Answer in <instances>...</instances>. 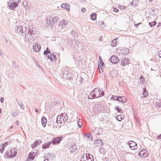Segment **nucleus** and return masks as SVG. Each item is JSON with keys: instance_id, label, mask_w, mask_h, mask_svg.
Segmentation results:
<instances>
[{"instance_id": "nucleus-1", "label": "nucleus", "mask_w": 161, "mask_h": 161, "mask_svg": "<svg viewBox=\"0 0 161 161\" xmlns=\"http://www.w3.org/2000/svg\"><path fill=\"white\" fill-rule=\"evenodd\" d=\"M28 27V29L26 26H16L15 27V30L16 32L19 33L21 34L24 33V29L25 30V41L26 43H31L33 41V38L34 36V35L35 34V31H34L33 28L29 29Z\"/></svg>"}, {"instance_id": "nucleus-2", "label": "nucleus", "mask_w": 161, "mask_h": 161, "mask_svg": "<svg viewBox=\"0 0 161 161\" xmlns=\"http://www.w3.org/2000/svg\"><path fill=\"white\" fill-rule=\"evenodd\" d=\"M104 95V92L98 88H95L90 93L88 98L92 99L102 97Z\"/></svg>"}, {"instance_id": "nucleus-3", "label": "nucleus", "mask_w": 161, "mask_h": 161, "mask_svg": "<svg viewBox=\"0 0 161 161\" xmlns=\"http://www.w3.org/2000/svg\"><path fill=\"white\" fill-rule=\"evenodd\" d=\"M60 76L63 79L69 80L71 78L72 74L70 72L69 69L67 67H65L61 69Z\"/></svg>"}, {"instance_id": "nucleus-4", "label": "nucleus", "mask_w": 161, "mask_h": 161, "mask_svg": "<svg viewBox=\"0 0 161 161\" xmlns=\"http://www.w3.org/2000/svg\"><path fill=\"white\" fill-rule=\"evenodd\" d=\"M59 17L55 14H53L48 19L47 25L49 27H52L55 25L57 21L58 20Z\"/></svg>"}, {"instance_id": "nucleus-5", "label": "nucleus", "mask_w": 161, "mask_h": 161, "mask_svg": "<svg viewBox=\"0 0 161 161\" xmlns=\"http://www.w3.org/2000/svg\"><path fill=\"white\" fill-rule=\"evenodd\" d=\"M92 155L90 153H86V155L84 154L82 159L84 161H94Z\"/></svg>"}, {"instance_id": "nucleus-6", "label": "nucleus", "mask_w": 161, "mask_h": 161, "mask_svg": "<svg viewBox=\"0 0 161 161\" xmlns=\"http://www.w3.org/2000/svg\"><path fill=\"white\" fill-rule=\"evenodd\" d=\"M59 116H61V119H60V124L64 123L68 119L67 114L65 113H62Z\"/></svg>"}, {"instance_id": "nucleus-7", "label": "nucleus", "mask_w": 161, "mask_h": 161, "mask_svg": "<svg viewBox=\"0 0 161 161\" xmlns=\"http://www.w3.org/2000/svg\"><path fill=\"white\" fill-rule=\"evenodd\" d=\"M128 145L130 148L132 150H135L137 148L136 143L132 141H130L129 142Z\"/></svg>"}, {"instance_id": "nucleus-8", "label": "nucleus", "mask_w": 161, "mask_h": 161, "mask_svg": "<svg viewBox=\"0 0 161 161\" xmlns=\"http://www.w3.org/2000/svg\"><path fill=\"white\" fill-rule=\"evenodd\" d=\"M63 137H58L56 138H54L52 139L51 143L53 145L59 143L62 140Z\"/></svg>"}, {"instance_id": "nucleus-9", "label": "nucleus", "mask_w": 161, "mask_h": 161, "mask_svg": "<svg viewBox=\"0 0 161 161\" xmlns=\"http://www.w3.org/2000/svg\"><path fill=\"white\" fill-rule=\"evenodd\" d=\"M17 153V152L15 149H11L8 153V155L9 156V158H11L15 157Z\"/></svg>"}, {"instance_id": "nucleus-10", "label": "nucleus", "mask_w": 161, "mask_h": 161, "mask_svg": "<svg viewBox=\"0 0 161 161\" xmlns=\"http://www.w3.org/2000/svg\"><path fill=\"white\" fill-rule=\"evenodd\" d=\"M33 51L36 52H39L41 49V46L38 43V42H36V43H33Z\"/></svg>"}, {"instance_id": "nucleus-11", "label": "nucleus", "mask_w": 161, "mask_h": 161, "mask_svg": "<svg viewBox=\"0 0 161 161\" xmlns=\"http://www.w3.org/2000/svg\"><path fill=\"white\" fill-rule=\"evenodd\" d=\"M148 152L146 149H143L139 153V155L140 156L147 157L148 155Z\"/></svg>"}, {"instance_id": "nucleus-12", "label": "nucleus", "mask_w": 161, "mask_h": 161, "mask_svg": "<svg viewBox=\"0 0 161 161\" xmlns=\"http://www.w3.org/2000/svg\"><path fill=\"white\" fill-rule=\"evenodd\" d=\"M119 59L116 56H113L110 58V62L113 64H117L119 61Z\"/></svg>"}, {"instance_id": "nucleus-13", "label": "nucleus", "mask_w": 161, "mask_h": 161, "mask_svg": "<svg viewBox=\"0 0 161 161\" xmlns=\"http://www.w3.org/2000/svg\"><path fill=\"white\" fill-rule=\"evenodd\" d=\"M70 150L71 152L73 153L76 152L77 149L75 143H71L70 144Z\"/></svg>"}, {"instance_id": "nucleus-14", "label": "nucleus", "mask_w": 161, "mask_h": 161, "mask_svg": "<svg viewBox=\"0 0 161 161\" xmlns=\"http://www.w3.org/2000/svg\"><path fill=\"white\" fill-rule=\"evenodd\" d=\"M8 142H6L2 144L0 146V152L2 153L4 150V148L5 147L8 145Z\"/></svg>"}, {"instance_id": "nucleus-15", "label": "nucleus", "mask_w": 161, "mask_h": 161, "mask_svg": "<svg viewBox=\"0 0 161 161\" xmlns=\"http://www.w3.org/2000/svg\"><path fill=\"white\" fill-rule=\"evenodd\" d=\"M84 135V137L85 138H89L91 141L93 140V137L92 134L91 133H85L83 134Z\"/></svg>"}, {"instance_id": "nucleus-16", "label": "nucleus", "mask_w": 161, "mask_h": 161, "mask_svg": "<svg viewBox=\"0 0 161 161\" xmlns=\"http://www.w3.org/2000/svg\"><path fill=\"white\" fill-rule=\"evenodd\" d=\"M126 99L125 98V97L123 96H118L117 101L122 103H124L126 102Z\"/></svg>"}, {"instance_id": "nucleus-17", "label": "nucleus", "mask_w": 161, "mask_h": 161, "mask_svg": "<svg viewBox=\"0 0 161 161\" xmlns=\"http://www.w3.org/2000/svg\"><path fill=\"white\" fill-rule=\"evenodd\" d=\"M36 155V153L35 152L33 151L32 153H30L28 156V159L33 160Z\"/></svg>"}, {"instance_id": "nucleus-18", "label": "nucleus", "mask_w": 161, "mask_h": 161, "mask_svg": "<svg viewBox=\"0 0 161 161\" xmlns=\"http://www.w3.org/2000/svg\"><path fill=\"white\" fill-rule=\"evenodd\" d=\"M47 121L46 118L44 116H42L41 119V122L42 125L44 127H45L46 125Z\"/></svg>"}, {"instance_id": "nucleus-19", "label": "nucleus", "mask_w": 161, "mask_h": 161, "mask_svg": "<svg viewBox=\"0 0 161 161\" xmlns=\"http://www.w3.org/2000/svg\"><path fill=\"white\" fill-rule=\"evenodd\" d=\"M68 24V22L65 19H63L62 21L59 23V25L60 26H62V27H64Z\"/></svg>"}, {"instance_id": "nucleus-20", "label": "nucleus", "mask_w": 161, "mask_h": 161, "mask_svg": "<svg viewBox=\"0 0 161 161\" xmlns=\"http://www.w3.org/2000/svg\"><path fill=\"white\" fill-rule=\"evenodd\" d=\"M97 144L98 146H102L103 143L102 141L99 139L96 140L94 142V144Z\"/></svg>"}, {"instance_id": "nucleus-21", "label": "nucleus", "mask_w": 161, "mask_h": 161, "mask_svg": "<svg viewBox=\"0 0 161 161\" xmlns=\"http://www.w3.org/2000/svg\"><path fill=\"white\" fill-rule=\"evenodd\" d=\"M129 62V59L127 58H125L122 61L121 64L123 66H125L127 64H128Z\"/></svg>"}, {"instance_id": "nucleus-22", "label": "nucleus", "mask_w": 161, "mask_h": 161, "mask_svg": "<svg viewBox=\"0 0 161 161\" xmlns=\"http://www.w3.org/2000/svg\"><path fill=\"white\" fill-rule=\"evenodd\" d=\"M139 2L137 0H133L130 3V4L133 6H137Z\"/></svg>"}, {"instance_id": "nucleus-23", "label": "nucleus", "mask_w": 161, "mask_h": 161, "mask_svg": "<svg viewBox=\"0 0 161 161\" xmlns=\"http://www.w3.org/2000/svg\"><path fill=\"white\" fill-rule=\"evenodd\" d=\"M118 38L113 39L111 43V45L112 47H115L116 46L117 44V40Z\"/></svg>"}, {"instance_id": "nucleus-24", "label": "nucleus", "mask_w": 161, "mask_h": 161, "mask_svg": "<svg viewBox=\"0 0 161 161\" xmlns=\"http://www.w3.org/2000/svg\"><path fill=\"white\" fill-rule=\"evenodd\" d=\"M18 6L17 3H15L14 2L11 4L9 5V7L11 8V9H14Z\"/></svg>"}, {"instance_id": "nucleus-25", "label": "nucleus", "mask_w": 161, "mask_h": 161, "mask_svg": "<svg viewBox=\"0 0 161 161\" xmlns=\"http://www.w3.org/2000/svg\"><path fill=\"white\" fill-rule=\"evenodd\" d=\"M16 101L18 105L21 108L23 109L24 108V106L22 102L20 101H18L17 99H16Z\"/></svg>"}, {"instance_id": "nucleus-26", "label": "nucleus", "mask_w": 161, "mask_h": 161, "mask_svg": "<svg viewBox=\"0 0 161 161\" xmlns=\"http://www.w3.org/2000/svg\"><path fill=\"white\" fill-rule=\"evenodd\" d=\"M116 118L117 120L119 121H120L123 119L124 116L122 114H119L117 115Z\"/></svg>"}, {"instance_id": "nucleus-27", "label": "nucleus", "mask_w": 161, "mask_h": 161, "mask_svg": "<svg viewBox=\"0 0 161 161\" xmlns=\"http://www.w3.org/2000/svg\"><path fill=\"white\" fill-rule=\"evenodd\" d=\"M51 142H47L46 143H45L44 144L43 146H42V148L43 149H46L48 148L49 145L51 144Z\"/></svg>"}, {"instance_id": "nucleus-28", "label": "nucleus", "mask_w": 161, "mask_h": 161, "mask_svg": "<svg viewBox=\"0 0 161 161\" xmlns=\"http://www.w3.org/2000/svg\"><path fill=\"white\" fill-rule=\"evenodd\" d=\"M139 82L140 84H144L145 82L144 80V78L142 76H141L140 78V81H139Z\"/></svg>"}, {"instance_id": "nucleus-29", "label": "nucleus", "mask_w": 161, "mask_h": 161, "mask_svg": "<svg viewBox=\"0 0 161 161\" xmlns=\"http://www.w3.org/2000/svg\"><path fill=\"white\" fill-rule=\"evenodd\" d=\"M143 92L142 93V95L143 96H142V97H144V98H146L148 96V94L147 91L146 90V89H143Z\"/></svg>"}, {"instance_id": "nucleus-30", "label": "nucleus", "mask_w": 161, "mask_h": 161, "mask_svg": "<svg viewBox=\"0 0 161 161\" xmlns=\"http://www.w3.org/2000/svg\"><path fill=\"white\" fill-rule=\"evenodd\" d=\"M90 17L92 19L94 20L96 19L97 15L95 13H93L91 14Z\"/></svg>"}, {"instance_id": "nucleus-31", "label": "nucleus", "mask_w": 161, "mask_h": 161, "mask_svg": "<svg viewBox=\"0 0 161 161\" xmlns=\"http://www.w3.org/2000/svg\"><path fill=\"white\" fill-rule=\"evenodd\" d=\"M77 123L78 126L79 127H81L82 125V120L81 119H79L78 120L77 122Z\"/></svg>"}, {"instance_id": "nucleus-32", "label": "nucleus", "mask_w": 161, "mask_h": 161, "mask_svg": "<svg viewBox=\"0 0 161 161\" xmlns=\"http://www.w3.org/2000/svg\"><path fill=\"white\" fill-rule=\"evenodd\" d=\"M115 109H116L118 111V112L120 113H123V110L121 108H120L118 106H116L115 107Z\"/></svg>"}, {"instance_id": "nucleus-33", "label": "nucleus", "mask_w": 161, "mask_h": 161, "mask_svg": "<svg viewBox=\"0 0 161 161\" xmlns=\"http://www.w3.org/2000/svg\"><path fill=\"white\" fill-rule=\"evenodd\" d=\"M18 112L16 109H14L12 111L13 116L15 117L18 114Z\"/></svg>"}, {"instance_id": "nucleus-34", "label": "nucleus", "mask_w": 161, "mask_h": 161, "mask_svg": "<svg viewBox=\"0 0 161 161\" xmlns=\"http://www.w3.org/2000/svg\"><path fill=\"white\" fill-rule=\"evenodd\" d=\"M100 65H99L98 64V68H99V69H101L103 71L102 67H103V66L104 63L103 62H102L100 63ZM99 71H100V70H99ZM100 73H101L100 71Z\"/></svg>"}, {"instance_id": "nucleus-35", "label": "nucleus", "mask_w": 161, "mask_h": 161, "mask_svg": "<svg viewBox=\"0 0 161 161\" xmlns=\"http://www.w3.org/2000/svg\"><path fill=\"white\" fill-rule=\"evenodd\" d=\"M157 23L156 21H154L153 22H149V25L151 27L154 26Z\"/></svg>"}, {"instance_id": "nucleus-36", "label": "nucleus", "mask_w": 161, "mask_h": 161, "mask_svg": "<svg viewBox=\"0 0 161 161\" xmlns=\"http://www.w3.org/2000/svg\"><path fill=\"white\" fill-rule=\"evenodd\" d=\"M61 116H60L59 115H58L56 119V122L57 123H60V119H61Z\"/></svg>"}, {"instance_id": "nucleus-37", "label": "nucleus", "mask_w": 161, "mask_h": 161, "mask_svg": "<svg viewBox=\"0 0 161 161\" xmlns=\"http://www.w3.org/2000/svg\"><path fill=\"white\" fill-rule=\"evenodd\" d=\"M98 23L100 27H103L104 26V22L103 21H100L98 22Z\"/></svg>"}, {"instance_id": "nucleus-38", "label": "nucleus", "mask_w": 161, "mask_h": 161, "mask_svg": "<svg viewBox=\"0 0 161 161\" xmlns=\"http://www.w3.org/2000/svg\"><path fill=\"white\" fill-rule=\"evenodd\" d=\"M61 7L63 8H65L67 9V7L69 6L68 4H65L64 3L62 4L61 5Z\"/></svg>"}, {"instance_id": "nucleus-39", "label": "nucleus", "mask_w": 161, "mask_h": 161, "mask_svg": "<svg viewBox=\"0 0 161 161\" xmlns=\"http://www.w3.org/2000/svg\"><path fill=\"white\" fill-rule=\"evenodd\" d=\"M48 48L47 47L46 50L44 51L43 54L45 55H47L48 53H50V52L49 51L48 49Z\"/></svg>"}, {"instance_id": "nucleus-40", "label": "nucleus", "mask_w": 161, "mask_h": 161, "mask_svg": "<svg viewBox=\"0 0 161 161\" xmlns=\"http://www.w3.org/2000/svg\"><path fill=\"white\" fill-rule=\"evenodd\" d=\"M100 153L101 154H103L105 152V150L103 147H102L100 148V150H99Z\"/></svg>"}, {"instance_id": "nucleus-41", "label": "nucleus", "mask_w": 161, "mask_h": 161, "mask_svg": "<svg viewBox=\"0 0 161 161\" xmlns=\"http://www.w3.org/2000/svg\"><path fill=\"white\" fill-rule=\"evenodd\" d=\"M51 55L52 56L53 58V61L56 60L57 59L56 57V55H55L54 53H51Z\"/></svg>"}, {"instance_id": "nucleus-42", "label": "nucleus", "mask_w": 161, "mask_h": 161, "mask_svg": "<svg viewBox=\"0 0 161 161\" xmlns=\"http://www.w3.org/2000/svg\"><path fill=\"white\" fill-rule=\"evenodd\" d=\"M35 142H36V144L37 145V146L38 145H40L42 143V142L41 140H36Z\"/></svg>"}, {"instance_id": "nucleus-43", "label": "nucleus", "mask_w": 161, "mask_h": 161, "mask_svg": "<svg viewBox=\"0 0 161 161\" xmlns=\"http://www.w3.org/2000/svg\"><path fill=\"white\" fill-rule=\"evenodd\" d=\"M124 50L125 51V54H128L130 52V50L128 48H125Z\"/></svg>"}, {"instance_id": "nucleus-44", "label": "nucleus", "mask_w": 161, "mask_h": 161, "mask_svg": "<svg viewBox=\"0 0 161 161\" xmlns=\"http://www.w3.org/2000/svg\"><path fill=\"white\" fill-rule=\"evenodd\" d=\"M36 142H35L32 145H31V147L32 148H34L37 146Z\"/></svg>"}, {"instance_id": "nucleus-45", "label": "nucleus", "mask_w": 161, "mask_h": 161, "mask_svg": "<svg viewBox=\"0 0 161 161\" xmlns=\"http://www.w3.org/2000/svg\"><path fill=\"white\" fill-rule=\"evenodd\" d=\"M51 157V155L49 153H47L46 154V156H45V158H50Z\"/></svg>"}, {"instance_id": "nucleus-46", "label": "nucleus", "mask_w": 161, "mask_h": 161, "mask_svg": "<svg viewBox=\"0 0 161 161\" xmlns=\"http://www.w3.org/2000/svg\"><path fill=\"white\" fill-rule=\"evenodd\" d=\"M47 58L50 59L51 61H53V58L52 56H51V54L50 55H48L47 56Z\"/></svg>"}, {"instance_id": "nucleus-47", "label": "nucleus", "mask_w": 161, "mask_h": 161, "mask_svg": "<svg viewBox=\"0 0 161 161\" xmlns=\"http://www.w3.org/2000/svg\"><path fill=\"white\" fill-rule=\"evenodd\" d=\"M118 98V97H117L115 96H112V99H113L114 100L117 101Z\"/></svg>"}, {"instance_id": "nucleus-48", "label": "nucleus", "mask_w": 161, "mask_h": 161, "mask_svg": "<svg viewBox=\"0 0 161 161\" xmlns=\"http://www.w3.org/2000/svg\"><path fill=\"white\" fill-rule=\"evenodd\" d=\"M14 2L17 3V4H18H18L19 3V2H20V0H14Z\"/></svg>"}, {"instance_id": "nucleus-49", "label": "nucleus", "mask_w": 161, "mask_h": 161, "mask_svg": "<svg viewBox=\"0 0 161 161\" xmlns=\"http://www.w3.org/2000/svg\"><path fill=\"white\" fill-rule=\"evenodd\" d=\"M86 11V9L85 8H82L81 9V12H82L83 13H84Z\"/></svg>"}, {"instance_id": "nucleus-50", "label": "nucleus", "mask_w": 161, "mask_h": 161, "mask_svg": "<svg viewBox=\"0 0 161 161\" xmlns=\"http://www.w3.org/2000/svg\"><path fill=\"white\" fill-rule=\"evenodd\" d=\"M141 23H139L137 24H134V25L135 27H137Z\"/></svg>"}, {"instance_id": "nucleus-51", "label": "nucleus", "mask_w": 161, "mask_h": 161, "mask_svg": "<svg viewBox=\"0 0 161 161\" xmlns=\"http://www.w3.org/2000/svg\"><path fill=\"white\" fill-rule=\"evenodd\" d=\"M113 9H114V11L116 12H117L118 11V9L117 8H114Z\"/></svg>"}, {"instance_id": "nucleus-52", "label": "nucleus", "mask_w": 161, "mask_h": 161, "mask_svg": "<svg viewBox=\"0 0 161 161\" xmlns=\"http://www.w3.org/2000/svg\"><path fill=\"white\" fill-rule=\"evenodd\" d=\"M156 138L157 139H161V134L159 135L158 136L156 137Z\"/></svg>"}, {"instance_id": "nucleus-53", "label": "nucleus", "mask_w": 161, "mask_h": 161, "mask_svg": "<svg viewBox=\"0 0 161 161\" xmlns=\"http://www.w3.org/2000/svg\"><path fill=\"white\" fill-rule=\"evenodd\" d=\"M4 100V98L3 97H2L0 99V101L2 103H3V101Z\"/></svg>"}, {"instance_id": "nucleus-54", "label": "nucleus", "mask_w": 161, "mask_h": 161, "mask_svg": "<svg viewBox=\"0 0 161 161\" xmlns=\"http://www.w3.org/2000/svg\"><path fill=\"white\" fill-rule=\"evenodd\" d=\"M4 41L6 42V43H8V41L6 39V38H5L4 39Z\"/></svg>"}, {"instance_id": "nucleus-55", "label": "nucleus", "mask_w": 161, "mask_h": 161, "mask_svg": "<svg viewBox=\"0 0 161 161\" xmlns=\"http://www.w3.org/2000/svg\"><path fill=\"white\" fill-rule=\"evenodd\" d=\"M99 58L100 60V63L102 62H103V60L102 59V58L100 56H99Z\"/></svg>"}, {"instance_id": "nucleus-56", "label": "nucleus", "mask_w": 161, "mask_h": 161, "mask_svg": "<svg viewBox=\"0 0 161 161\" xmlns=\"http://www.w3.org/2000/svg\"><path fill=\"white\" fill-rule=\"evenodd\" d=\"M72 32H73V34L74 33V35L75 36H76V35L77 34V33L75 31H73Z\"/></svg>"}, {"instance_id": "nucleus-57", "label": "nucleus", "mask_w": 161, "mask_h": 161, "mask_svg": "<svg viewBox=\"0 0 161 161\" xmlns=\"http://www.w3.org/2000/svg\"><path fill=\"white\" fill-rule=\"evenodd\" d=\"M158 56H159V57L161 58V51H159L158 52Z\"/></svg>"}, {"instance_id": "nucleus-58", "label": "nucleus", "mask_w": 161, "mask_h": 161, "mask_svg": "<svg viewBox=\"0 0 161 161\" xmlns=\"http://www.w3.org/2000/svg\"><path fill=\"white\" fill-rule=\"evenodd\" d=\"M12 65L13 67H14V66H15V62L14 61H13L12 63Z\"/></svg>"}, {"instance_id": "nucleus-59", "label": "nucleus", "mask_w": 161, "mask_h": 161, "mask_svg": "<svg viewBox=\"0 0 161 161\" xmlns=\"http://www.w3.org/2000/svg\"><path fill=\"white\" fill-rule=\"evenodd\" d=\"M8 44L10 46H12V43L11 42H9L8 43Z\"/></svg>"}, {"instance_id": "nucleus-60", "label": "nucleus", "mask_w": 161, "mask_h": 161, "mask_svg": "<svg viewBox=\"0 0 161 161\" xmlns=\"http://www.w3.org/2000/svg\"><path fill=\"white\" fill-rule=\"evenodd\" d=\"M2 51L1 50H0V56H2Z\"/></svg>"}, {"instance_id": "nucleus-61", "label": "nucleus", "mask_w": 161, "mask_h": 161, "mask_svg": "<svg viewBox=\"0 0 161 161\" xmlns=\"http://www.w3.org/2000/svg\"><path fill=\"white\" fill-rule=\"evenodd\" d=\"M35 112H36V113H38V110L37 108H36L35 109Z\"/></svg>"}, {"instance_id": "nucleus-62", "label": "nucleus", "mask_w": 161, "mask_h": 161, "mask_svg": "<svg viewBox=\"0 0 161 161\" xmlns=\"http://www.w3.org/2000/svg\"><path fill=\"white\" fill-rule=\"evenodd\" d=\"M48 158H46L45 159L44 161H48Z\"/></svg>"}, {"instance_id": "nucleus-63", "label": "nucleus", "mask_w": 161, "mask_h": 161, "mask_svg": "<svg viewBox=\"0 0 161 161\" xmlns=\"http://www.w3.org/2000/svg\"><path fill=\"white\" fill-rule=\"evenodd\" d=\"M160 104L159 105V106H161V102L160 103Z\"/></svg>"}, {"instance_id": "nucleus-64", "label": "nucleus", "mask_w": 161, "mask_h": 161, "mask_svg": "<svg viewBox=\"0 0 161 161\" xmlns=\"http://www.w3.org/2000/svg\"><path fill=\"white\" fill-rule=\"evenodd\" d=\"M13 126H11V127H10V128L11 129L12 128H13Z\"/></svg>"}]
</instances>
